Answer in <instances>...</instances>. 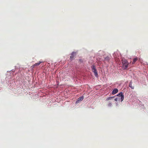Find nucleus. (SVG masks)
<instances>
[{
  "mask_svg": "<svg viewBox=\"0 0 148 148\" xmlns=\"http://www.w3.org/2000/svg\"><path fill=\"white\" fill-rule=\"evenodd\" d=\"M122 62L123 64V67L124 69H127L129 65L128 62L125 60H123Z\"/></svg>",
  "mask_w": 148,
  "mask_h": 148,
  "instance_id": "nucleus-1",
  "label": "nucleus"
},
{
  "mask_svg": "<svg viewBox=\"0 0 148 148\" xmlns=\"http://www.w3.org/2000/svg\"><path fill=\"white\" fill-rule=\"evenodd\" d=\"M92 71L94 73V75L96 77H97L98 75L97 71V70L95 68V66L94 65H93L92 66Z\"/></svg>",
  "mask_w": 148,
  "mask_h": 148,
  "instance_id": "nucleus-2",
  "label": "nucleus"
},
{
  "mask_svg": "<svg viewBox=\"0 0 148 148\" xmlns=\"http://www.w3.org/2000/svg\"><path fill=\"white\" fill-rule=\"evenodd\" d=\"M84 97H81L78 98L76 101V103H79L80 101H82Z\"/></svg>",
  "mask_w": 148,
  "mask_h": 148,
  "instance_id": "nucleus-3",
  "label": "nucleus"
},
{
  "mask_svg": "<svg viewBox=\"0 0 148 148\" xmlns=\"http://www.w3.org/2000/svg\"><path fill=\"white\" fill-rule=\"evenodd\" d=\"M118 90L117 88H115L112 92V94L113 95H114L118 92Z\"/></svg>",
  "mask_w": 148,
  "mask_h": 148,
  "instance_id": "nucleus-4",
  "label": "nucleus"
},
{
  "mask_svg": "<svg viewBox=\"0 0 148 148\" xmlns=\"http://www.w3.org/2000/svg\"><path fill=\"white\" fill-rule=\"evenodd\" d=\"M129 86L132 89H134V86H132V81H131L129 83Z\"/></svg>",
  "mask_w": 148,
  "mask_h": 148,
  "instance_id": "nucleus-5",
  "label": "nucleus"
},
{
  "mask_svg": "<svg viewBox=\"0 0 148 148\" xmlns=\"http://www.w3.org/2000/svg\"><path fill=\"white\" fill-rule=\"evenodd\" d=\"M75 54V53L74 52H73L71 54V56H70V59L71 60H72L74 57V54Z\"/></svg>",
  "mask_w": 148,
  "mask_h": 148,
  "instance_id": "nucleus-6",
  "label": "nucleus"
},
{
  "mask_svg": "<svg viewBox=\"0 0 148 148\" xmlns=\"http://www.w3.org/2000/svg\"><path fill=\"white\" fill-rule=\"evenodd\" d=\"M110 59V58L108 56H107L105 58V60L106 61L109 62V61Z\"/></svg>",
  "mask_w": 148,
  "mask_h": 148,
  "instance_id": "nucleus-7",
  "label": "nucleus"
},
{
  "mask_svg": "<svg viewBox=\"0 0 148 148\" xmlns=\"http://www.w3.org/2000/svg\"><path fill=\"white\" fill-rule=\"evenodd\" d=\"M41 62L40 61L39 62L36 63L34 65H33V66H38L39 65Z\"/></svg>",
  "mask_w": 148,
  "mask_h": 148,
  "instance_id": "nucleus-8",
  "label": "nucleus"
},
{
  "mask_svg": "<svg viewBox=\"0 0 148 148\" xmlns=\"http://www.w3.org/2000/svg\"><path fill=\"white\" fill-rule=\"evenodd\" d=\"M138 59L137 57H136L134 58L132 62V64H134L135 63L137 60Z\"/></svg>",
  "mask_w": 148,
  "mask_h": 148,
  "instance_id": "nucleus-9",
  "label": "nucleus"
},
{
  "mask_svg": "<svg viewBox=\"0 0 148 148\" xmlns=\"http://www.w3.org/2000/svg\"><path fill=\"white\" fill-rule=\"evenodd\" d=\"M114 97H108L106 98V100L107 101H109V100H110L114 98Z\"/></svg>",
  "mask_w": 148,
  "mask_h": 148,
  "instance_id": "nucleus-10",
  "label": "nucleus"
},
{
  "mask_svg": "<svg viewBox=\"0 0 148 148\" xmlns=\"http://www.w3.org/2000/svg\"><path fill=\"white\" fill-rule=\"evenodd\" d=\"M123 95V93L122 92H120V93H119L117 95V96L119 97H121Z\"/></svg>",
  "mask_w": 148,
  "mask_h": 148,
  "instance_id": "nucleus-11",
  "label": "nucleus"
},
{
  "mask_svg": "<svg viewBox=\"0 0 148 148\" xmlns=\"http://www.w3.org/2000/svg\"><path fill=\"white\" fill-rule=\"evenodd\" d=\"M124 99V96L123 95L121 97V101H122Z\"/></svg>",
  "mask_w": 148,
  "mask_h": 148,
  "instance_id": "nucleus-12",
  "label": "nucleus"
},
{
  "mask_svg": "<svg viewBox=\"0 0 148 148\" xmlns=\"http://www.w3.org/2000/svg\"><path fill=\"white\" fill-rule=\"evenodd\" d=\"M112 103H109L108 104V106L110 107L112 106Z\"/></svg>",
  "mask_w": 148,
  "mask_h": 148,
  "instance_id": "nucleus-13",
  "label": "nucleus"
},
{
  "mask_svg": "<svg viewBox=\"0 0 148 148\" xmlns=\"http://www.w3.org/2000/svg\"><path fill=\"white\" fill-rule=\"evenodd\" d=\"M114 100L115 101H117L118 100V99L117 98H116L114 99Z\"/></svg>",
  "mask_w": 148,
  "mask_h": 148,
  "instance_id": "nucleus-14",
  "label": "nucleus"
}]
</instances>
